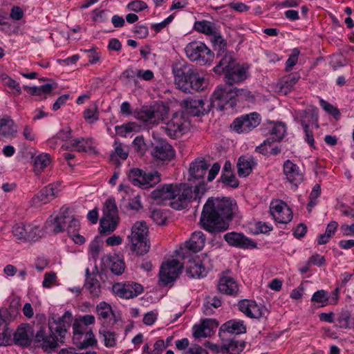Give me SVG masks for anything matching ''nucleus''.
<instances>
[{
	"instance_id": "1",
	"label": "nucleus",
	"mask_w": 354,
	"mask_h": 354,
	"mask_svg": "<svg viewBox=\"0 0 354 354\" xmlns=\"http://www.w3.org/2000/svg\"><path fill=\"white\" fill-rule=\"evenodd\" d=\"M236 203L229 198H209L200 218L202 227L210 233L225 231L232 219Z\"/></svg>"
},
{
	"instance_id": "2",
	"label": "nucleus",
	"mask_w": 354,
	"mask_h": 354,
	"mask_svg": "<svg viewBox=\"0 0 354 354\" xmlns=\"http://www.w3.org/2000/svg\"><path fill=\"white\" fill-rule=\"evenodd\" d=\"M72 319V315L68 311L57 319H50L48 327L41 326L37 331L35 336L36 346L50 353L58 347L59 344H64Z\"/></svg>"
},
{
	"instance_id": "3",
	"label": "nucleus",
	"mask_w": 354,
	"mask_h": 354,
	"mask_svg": "<svg viewBox=\"0 0 354 354\" xmlns=\"http://www.w3.org/2000/svg\"><path fill=\"white\" fill-rule=\"evenodd\" d=\"M175 84L185 93L203 91L205 80L185 61H178L172 65Z\"/></svg>"
},
{
	"instance_id": "4",
	"label": "nucleus",
	"mask_w": 354,
	"mask_h": 354,
	"mask_svg": "<svg viewBox=\"0 0 354 354\" xmlns=\"http://www.w3.org/2000/svg\"><path fill=\"white\" fill-rule=\"evenodd\" d=\"M131 249L136 255L147 254L150 248L148 239V227L145 221H137L131 227V234L128 236Z\"/></svg>"
},
{
	"instance_id": "5",
	"label": "nucleus",
	"mask_w": 354,
	"mask_h": 354,
	"mask_svg": "<svg viewBox=\"0 0 354 354\" xmlns=\"http://www.w3.org/2000/svg\"><path fill=\"white\" fill-rule=\"evenodd\" d=\"M187 57L200 65L210 64L214 60V53L203 42L194 41L189 43L185 48Z\"/></svg>"
},
{
	"instance_id": "6",
	"label": "nucleus",
	"mask_w": 354,
	"mask_h": 354,
	"mask_svg": "<svg viewBox=\"0 0 354 354\" xmlns=\"http://www.w3.org/2000/svg\"><path fill=\"white\" fill-rule=\"evenodd\" d=\"M118 210L113 198H108L104 204L103 216L100 219V232L110 234L119 223Z\"/></svg>"
},
{
	"instance_id": "7",
	"label": "nucleus",
	"mask_w": 354,
	"mask_h": 354,
	"mask_svg": "<svg viewBox=\"0 0 354 354\" xmlns=\"http://www.w3.org/2000/svg\"><path fill=\"white\" fill-rule=\"evenodd\" d=\"M233 93L232 87L225 84L218 86L212 95L210 106L220 111L233 109L236 104Z\"/></svg>"
},
{
	"instance_id": "8",
	"label": "nucleus",
	"mask_w": 354,
	"mask_h": 354,
	"mask_svg": "<svg viewBox=\"0 0 354 354\" xmlns=\"http://www.w3.org/2000/svg\"><path fill=\"white\" fill-rule=\"evenodd\" d=\"M53 232L55 234L67 231L68 234H75L80 229V222L73 215L70 214L68 208L62 209L57 216L53 219Z\"/></svg>"
},
{
	"instance_id": "9",
	"label": "nucleus",
	"mask_w": 354,
	"mask_h": 354,
	"mask_svg": "<svg viewBox=\"0 0 354 354\" xmlns=\"http://www.w3.org/2000/svg\"><path fill=\"white\" fill-rule=\"evenodd\" d=\"M128 178L133 185L147 189L158 184L160 181V175L157 171L146 172L134 168L130 170Z\"/></svg>"
},
{
	"instance_id": "10",
	"label": "nucleus",
	"mask_w": 354,
	"mask_h": 354,
	"mask_svg": "<svg viewBox=\"0 0 354 354\" xmlns=\"http://www.w3.org/2000/svg\"><path fill=\"white\" fill-rule=\"evenodd\" d=\"M175 199L169 202V205L175 209H181L186 207L187 204L191 201L194 195L196 199L198 194V188L196 187L194 189L192 187L187 184H175Z\"/></svg>"
},
{
	"instance_id": "11",
	"label": "nucleus",
	"mask_w": 354,
	"mask_h": 354,
	"mask_svg": "<svg viewBox=\"0 0 354 354\" xmlns=\"http://www.w3.org/2000/svg\"><path fill=\"white\" fill-rule=\"evenodd\" d=\"M183 266L177 259H172L163 263L159 272V283L160 286H167L173 283L181 272Z\"/></svg>"
},
{
	"instance_id": "12",
	"label": "nucleus",
	"mask_w": 354,
	"mask_h": 354,
	"mask_svg": "<svg viewBox=\"0 0 354 354\" xmlns=\"http://www.w3.org/2000/svg\"><path fill=\"white\" fill-rule=\"evenodd\" d=\"M260 122V115L257 112H252L234 119L231 124V128L238 133H248L257 127Z\"/></svg>"
},
{
	"instance_id": "13",
	"label": "nucleus",
	"mask_w": 354,
	"mask_h": 354,
	"mask_svg": "<svg viewBox=\"0 0 354 354\" xmlns=\"http://www.w3.org/2000/svg\"><path fill=\"white\" fill-rule=\"evenodd\" d=\"M263 133L268 138L264 140V145H271L275 142H280L286 133V127L282 122H274L268 121L263 124L262 128Z\"/></svg>"
},
{
	"instance_id": "14",
	"label": "nucleus",
	"mask_w": 354,
	"mask_h": 354,
	"mask_svg": "<svg viewBox=\"0 0 354 354\" xmlns=\"http://www.w3.org/2000/svg\"><path fill=\"white\" fill-rule=\"evenodd\" d=\"M112 290L115 295L121 298L131 299L140 295L143 292V287L140 283L127 281L115 283Z\"/></svg>"
},
{
	"instance_id": "15",
	"label": "nucleus",
	"mask_w": 354,
	"mask_h": 354,
	"mask_svg": "<svg viewBox=\"0 0 354 354\" xmlns=\"http://www.w3.org/2000/svg\"><path fill=\"white\" fill-rule=\"evenodd\" d=\"M187 125L183 114L176 113L163 129L167 136L172 138H176L185 133Z\"/></svg>"
},
{
	"instance_id": "16",
	"label": "nucleus",
	"mask_w": 354,
	"mask_h": 354,
	"mask_svg": "<svg viewBox=\"0 0 354 354\" xmlns=\"http://www.w3.org/2000/svg\"><path fill=\"white\" fill-rule=\"evenodd\" d=\"M151 154L156 159L170 161L175 156V151L165 140L160 139L152 144Z\"/></svg>"
},
{
	"instance_id": "17",
	"label": "nucleus",
	"mask_w": 354,
	"mask_h": 354,
	"mask_svg": "<svg viewBox=\"0 0 354 354\" xmlns=\"http://www.w3.org/2000/svg\"><path fill=\"white\" fill-rule=\"evenodd\" d=\"M181 106L187 114L193 116H199L207 113L210 110V104L205 108V101L202 99L187 97L180 102Z\"/></svg>"
},
{
	"instance_id": "18",
	"label": "nucleus",
	"mask_w": 354,
	"mask_h": 354,
	"mask_svg": "<svg viewBox=\"0 0 354 354\" xmlns=\"http://www.w3.org/2000/svg\"><path fill=\"white\" fill-rule=\"evenodd\" d=\"M270 213L276 221L286 224L292 219L291 209L283 201H276L270 204Z\"/></svg>"
},
{
	"instance_id": "19",
	"label": "nucleus",
	"mask_w": 354,
	"mask_h": 354,
	"mask_svg": "<svg viewBox=\"0 0 354 354\" xmlns=\"http://www.w3.org/2000/svg\"><path fill=\"white\" fill-rule=\"evenodd\" d=\"M174 184H165L158 186L151 193V199L158 205H165L175 199Z\"/></svg>"
},
{
	"instance_id": "20",
	"label": "nucleus",
	"mask_w": 354,
	"mask_h": 354,
	"mask_svg": "<svg viewBox=\"0 0 354 354\" xmlns=\"http://www.w3.org/2000/svg\"><path fill=\"white\" fill-rule=\"evenodd\" d=\"M225 241L230 245L241 249L256 248L257 243L246 237L243 234L229 232L224 235Z\"/></svg>"
},
{
	"instance_id": "21",
	"label": "nucleus",
	"mask_w": 354,
	"mask_h": 354,
	"mask_svg": "<svg viewBox=\"0 0 354 354\" xmlns=\"http://www.w3.org/2000/svg\"><path fill=\"white\" fill-rule=\"evenodd\" d=\"M238 306L239 309L250 318L259 319L264 316L267 311L265 307L259 306L252 300H241Z\"/></svg>"
},
{
	"instance_id": "22",
	"label": "nucleus",
	"mask_w": 354,
	"mask_h": 354,
	"mask_svg": "<svg viewBox=\"0 0 354 354\" xmlns=\"http://www.w3.org/2000/svg\"><path fill=\"white\" fill-rule=\"evenodd\" d=\"M247 70V68L236 62L234 66H232L224 73L226 82L225 85L232 87L234 84L240 83L246 80L248 77Z\"/></svg>"
},
{
	"instance_id": "23",
	"label": "nucleus",
	"mask_w": 354,
	"mask_h": 354,
	"mask_svg": "<svg viewBox=\"0 0 354 354\" xmlns=\"http://www.w3.org/2000/svg\"><path fill=\"white\" fill-rule=\"evenodd\" d=\"M283 174L286 179L293 185L297 187L304 180L303 173L299 169V167L290 160L284 162Z\"/></svg>"
},
{
	"instance_id": "24",
	"label": "nucleus",
	"mask_w": 354,
	"mask_h": 354,
	"mask_svg": "<svg viewBox=\"0 0 354 354\" xmlns=\"http://www.w3.org/2000/svg\"><path fill=\"white\" fill-rule=\"evenodd\" d=\"M33 330L28 324H22L14 333V341L16 344L28 347L31 344Z\"/></svg>"
},
{
	"instance_id": "25",
	"label": "nucleus",
	"mask_w": 354,
	"mask_h": 354,
	"mask_svg": "<svg viewBox=\"0 0 354 354\" xmlns=\"http://www.w3.org/2000/svg\"><path fill=\"white\" fill-rule=\"evenodd\" d=\"M208 270L204 266L199 258L189 259L186 263V273L192 278L205 277Z\"/></svg>"
},
{
	"instance_id": "26",
	"label": "nucleus",
	"mask_w": 354,
	"mask_h": 354,
	"mask_svg": "<svg viewBox=\"0 0 354 354\" xmlns=\"http://www.w3.org/2000/svg\"><path fill=\"white\" fill-rule=\"evenodd\" d=\"M59 189L57 185L49 184L48 186L43 188L40 192L32 198V202L35 205L39 203L46 204L50 201L53 200L57 196Z\"/></svg>"
},
{
	"instance_id": "27",
	"label": "nucleus",
	"mask_w": 354,
	"mask_h": 354,
	"mask_svg": "<svg viewBox=\"0 0 354 354\" xmlns=\"http://www.w3.org/2000/svg\"><path fill=\"white\" fill-rule=\"evenodd\" d=\"M205 243V234L201 231H196L192 233L189 241L185 242L184 248L189 252L196 253L203 248Z\"/></svg>"
},
{
	"instance_id": "28",
	"label": "nucleus",
	"mask_w": 354,
	"mask_h": 354,
	"mask_svg": "<svg viewBox=\"0 0 354 354\" xmlns=\"http://www.w3.org/2000/svg\"><path fill=\"white\" fill-rule=\"evenodd\" d=\"M218 290L220 292L227 295L237 296L239 292L236 281L230 277H221L218 283Z\"/></svg>"
},
{
	"instance_id": "29",
	"label": "nucleus",
	"mask_w": 354,
	"mask_h": 354,
	"mask_svg": "<svg viewBox=\"0 0 354 354\" xmlns=\"http://www.w3.org/2000/svg\"><path fill=\"white\" fill-rule=\"evenodd\" d=\"M73 341L77 347L81 349L94 346L97 344V340L91 329H89L88 333H84L73 332Z\"/></svg>"
},
{
	"instance_id": "30",
	"label": "nucleus",
	"mask_w": 354,
	"mask_h": 354,
	"mask_svg": "<svg viewBox=\"0 0 354 354\" xmlns=\"http://www.w3.org/2000/svg\"><path fill=\"white\" fill-rule=\"evenodd\" d=\"M136 118L144 122H152L159 119V114L155 106H142L139 110L133 112Z\"/></svg>"
},
{
	"instance_id": "31",
	"label": "nucleus",
	"mask_w": 354,
	"mask_h": 354,
	"mask_svg": "<svg viewBox=\"0 0 354 354\" xmlns=\"http://www.w3.org/2000/svg\"><path fill=\"white\" fill-rule=\"evenodd\" d=\"M255 165L254 158L250 156H242L239 157L237 162V170L239 176L246 177L252 171Z\"/></svg>"
},
{
	"instance_id": "32",
	"label": "nucleus",
	"mask_w": 354,
	"mask_h": 354,
	"mask_svg": "<svg viewBox=\"0 0 354 354\" xmlns=\"http://www.w3.org/2000/svg\"><path fill=\"white\" fill-rule=\"evenodd\" d=\"M73 149L77 152L96 153L95 147L93 145L92 138H80L71 140Z\"/></svg>"
},
{
	"instance_id": "33",
	"label": "nucleus",
	"mask_w": 354,
	"mask_h": 354,
	"mask_svg": "<svg viewBox=\"0 0 354 354\" xmlns=\"http://www.w3.org/2000/svg\"><path fill=\"white\" fill-rule=\"evenodd\" d=\"M220 57V60L214 68V71L217 74L226 73L236 62L233 57V52L225 53Z\"/></svg>"
},
{
	"instance_id": "34",
	"label": "nucleus",
	"mask_w": 354,
	"mask_h": 354,
	"mask_svg": "<svg viewBox=\"0 0 354 354\" xmlns=\"http://www.w3.org/2000/svg\"><path fill=\"white\" fill-rule=\"evenodd\" d=\"M221 331L239 335L246 333V326L242 320L232 319L226 322L221 326L220 333Z\"/></svg>"
},
{
	"instance_id": "35",
	"label": "nucleus",
	"mask_w": 354,
	"mask_h": 354,
	"mask_svg": "<svg viewBox=\"0 0 354 354\" xmlns=\"http://www.w3.org/2000/svg\"><path fill=\"white\" fill-rule=\"evenodd\" d=\"M299 79L300 75L297 72L283 77L278 84L281 91L284 94L290 92Z\"/></svg>"
},
{
	"instance_id": "36",
	"label": "nucleus",
	"mask_w": 354,
	"mask_h": 354,
	"mask_svg": "<svg viewBox=\"0 0 354 354\" xmlns=\"http://www.w3.org/2000/svg\"><path fill=\"white\" fill-rule=\"evenodd\" d=\"M209 165L204 159H196L190 164L189 174L193 178L200 179L206 174Z\"/></svg>"
},
{
	"instance_id": "37",
	"label": "nucleus",
	"mask_w": 354,
	"mask_h": 354,
	"mask_svg": "<svg viewBox=\"0 0 354 354\" xmlns=\"http://www.w3.org/2000/svg\"><path fill=\"white\" fill-rule=\"evenodd\" d=\"M84 288L86 290L92 298H98L102 292L101 284L97 279V276L88 277L86 279Z\"/></svg>"
},
{
	"instance_id": "38",
	"label": "nucleus",
	"mask_w": 354,
	"mask_h": 354,
	"mask_svg": "<svg viewBox=\"0 0 354 354\" xmlns=\"http://www.w3.org/2000/svg\"><path fill=\"white\" fill-rule=\"evenodd\" d=\"M221 297L211 295L207 296L202 307L203 312L205 315H211L214 313L212 307L217 308L221 306Z\"/></svg>"
},
{
	"instance_id": "39",
	"label": "nucleus",
	"mask_w": 354,
	"mask_h": 354,
	"mask_svg": "<svg viewBox=\"0 0 354 354\" xmlns=\"http://www.w3.org/2000/svg\"><path fill=\"white\" fill-rule=\"evenodd\" d=\"M245 347V342H239L234 339L226 341L221 346L222 352H227L230 354H239Z\"/></svg>"
},
{
	"instance_id": "40",
	"label": "nucleus",
	"mask_w": 354,
	"mask_h": 354,
	"mask_svg": "<svg viewBox=\"0 0 354 354\" xmlns=\"http://www.w3.org/2000/svg\"><path fill=\"white\" fill-rule=\"evenodd\" d=\"M214 50L216 52V58L223 56L227 51V42L220 34H215L211 39Z\"/></svg>"
},
{
	"instance_id": "41",
	"label": "nucleus",
	"mask_w": 354,
	"mask_h": 354,
	"mask_svg": "<svg viewBox=\"0 0 354 354\" xmlns=\"http://www.w3.org/2000/svg\"><path fill=\"white\" fill-rule=\"evenodd\" d=\"M29 89V93L32 95L44 96L41 99H46L48 95L51 94L52 91L55 86L52 84H45L40 86L27 87Z\"/></svg>"
},
{
	"instance_id": "42",
	"label": "nucleus",
	"mask_w": 354,
	"mask_h": 354,
	"mask_svg": "<svg viewBox=\"0 0 354 354\" xmlns=\"http://www.w3.org/2000/svg\"><path fill=\"white\" fill-rule=\"evenodd\" d=\"M301 124L302 125V121L305 120L306 123H308V126L310 122H315V127H319L318 124V114L317 109L312 107L310 109H305L300 113Z\"/></svg>"
},
{
	"instance_id": "43",
	"label": "nucleus",
	"mask_w": 354,
	"mask_h": 354,
	"mask_svg": "<svg viewBox=\"0 0 354 354\" xmlns=\"http://www.w3.org/2000/svg\"><path fill=\"white\" fill-rule=\"evenodd\" d=\"M96 313L98 319L104 322H106L111 315H113L112 307L105 301H101L97 305Z\"/></svg>"
},
{
	"instance_id": "44",
	"label": "nucleus",
	"mask_w": 354,
	"mask_h": 354,
	"mask_svg": "<svg viewBox=\"0 0 354 354\" xmlns=\"http://www.w3.org/2000/svg\"><path fill=\"white\" fill-rule=\"evenodd\" d=\"M13 121L8 118H0V139L12 136Z\"/></svg>"
},
{
	"instance_id": "45",
	"label": "nucleus",
	"mask_w": 354,
	"mask_h": 354,
	"mask_svg": "<svg viewBox=\"0 0 354 354\" xmlns=\"http://www.w3.org/2000/svg\"><path fill=\"white\" fill-rule=\"evenodd\" d=\"M234 97L236 101H247L253 102L255 100L254 95L247 88H232Z\"/></svg>"
},
{
	"instance_id": "46",
	"label": "nucleus",
	"mask_w": 354,
	"mask_h": 354,
	"mask_svg": "<svg viewBox=\"0 0 354 354\" xmlns=\"http://www.w3.org/2000/svg\"><path fill=\"white\" fill-rule=\"evenodd\" d=\"M194 27L197 31L205 35H212V37H214L215 34H218L215 30L212 23L208 21L203 20L201 21H197L195 23Z\"/></svg>"
},
{
	"instance_id": "47",
	"label": "nucleus",
	"mask_w": 354,
	"mask_h": 354,
	"mask_svg": "<svg viewBox=\"0 0 354 354\" xmlns=\"http://www.w3.org/2000/svg\"><path fill=\"white\" fill-rule=\"evenodd\" d=\"M100 337L102 338L104 341V346L106 347H113L116 344L115 339V332H111L107 330L105 328L100 329L99 331Z\"/></svg>"
},
{
	"instance_id": "48",
	"label": "nucleus",
	"mask_w": 354,
	"mask_h": 354,
	"mask_svg": "<svg viewBox=\"0 0 354 354\" xmlns=\"http://www.w3.org/2000/svg\"><path fill=\"white\" fill-rule=\"evenodd\" d=\"M110 270L115 275H121L125 270V263L118 257H113L110 259Z\"/></svg>"
},
{
	"instance_id": "49",
	"label": "nucleus",
	"mask_w": 354,
	"mask_h": 354,
	"mask_svg": "<svg viewBox=\"0 0 354 354\" xmlns=\"http://www.w3.org/2000/svg\"><path fill=\"white\" fill-rule=\"evenodd\" d=\"M321 194V186L319 184H315L313 189L309 195V199L310 201L307 204V210L308 212H310L312 211V209L317 204V198L320 196Z\"/></svg>"
},
{
	"instance_id": "50",
	"label": "nucleus",
	"mask_w": 354,
	"mask_h": 354,
	"mask_svg": "<svg viewBox=\"0 0 354 354\" xmlns=\"http://www.w3.org/2000/svg\"><path fill=\"white\" fill-rule=\"evenodd\" d=\"M220 180L226 186L236 188L239 187V180L232 173L221 174Z\"/></svg>"
},
{
	"instance_id": "51",
	"label": "nucleus",
	"mask_w": 354,
	"mask_h": 354,
	"mask_svg": "<svg viewBox=\"0 0 354 354\" xmlns=\"http://www.w3.org/2000/svg\"><path fill=\"white\" fill-rule=\"evenodd\" d=\"M12 234L17 239L26 241L27 225L16 224L12 227Z\"/></svg>"
},
{
	"instance_id": "52",
	"label": "nucleus",
	"mask_w": 354,
	"mask_h": 354,
	"mask_svg": "<svg viewBox=\"0 0 354 354\" xmlns=\"http://www.w3.org/2000/svg\"><path fill=\"white\" fill-rule=\"evenodd\" d=\"M41 236V232L37 225H27L26 241H35Z\"/></svg>"
},
{
	"instance_id": "53",
	"label": "nucleus",
	"mask_w": 354,
	"mask_h": 354,
	"mask_svg": "<svg viewBox=\"0 0 354 354\" xmlns=\"http://www.w3.org/2000/svg\"><path fill=\"white\" fill-rule=\"evenodd\" d=\"M328 301V297L327 292L324 290H319L314 292L312 296L311 301L318 304H322V306L327 304Z\"/></svg>"
},
{
	"instance_id": "54",
	"label": "nucleus",
	"mask_w": 354,
	"mask_h": 354,
	"mask_svg": "<svg viewBox=\"0 0 354 354\" xmlns=\"http://www.w3.org/2000/svg\"><path fill=\"white\" fill-rule=\"evenodd\" d=\"M320 106L322 109L328 113L332 115L335 118H337L340 115V112L337 107H335L333 104L328 103L327 101L321 99L319 100Z\"/></svg>"
},
{
	"instance_id": "55",
	"label": "nucleus",
	"mask_w": 354,
	"mask_h": 354,
	"mask_svg": "<svg viewBox=\"0 0 354 354\" xmlns=\"http://www.w3.org/2000/svg\"><path fill=\"white\" fill-rule=\"evenodd\" d=\"M50 162V156L47 153L38 156L35 160V167L37 169H44Z\"/></svg>"
},
{
	"instance_id": "56",
	"label": "nucleus",
	"mask_w": 354,
	"mask_h": 354,
	"mask_svg": "<svg viewBox=\"0 0 354 354\" xmlns=\"http://www.w3.org/2000/svg\"><path fill=\"white\" fill-rule=\"evenodd\" d=\"M299 55V50L298 48H294L292 53L286 62V71H290L292 70L294 66L296 65L298 61V56Z\"/></svg>"
},
{
	"instance_id": "57",
	"label": "nucleus",
	"mask_w": 354,
	"mask_h": 354,
	"mask_svg": "<svg viewBox=\"0 0 354 354\" xmlns=\"http://www.w3.org/2000/svg\"><path fill=\"white\" fill-rule=\"evenodd\" d=\"M84 118L86 120H90L91 122L98 120L97 106L96 105H93L92 106L86 109L84 111Z\"/></svg>"
},
{
	"instance_id": "58",
	"label": "nucleus",
	"mask_w": 354,
	"mask_h": 354,
	"mask_svg": "<svg viewBox=\"0 0 354 354\" xmlns=\"http://www.w3.org/2000/svg\"><path fill=\"white\" fill-rule=\"evenodd\" d=\"M151 219L158 225H162L167 220L166 213L160 209H154L151 214Z\"/></svg>"
},
{
	"instance_id": "59",
	"label": "nucleus",
	"mask_w": 354,
	"mask_h": 354,
	"mask_svg": "<svg viewBox=\"0 0 354 354\" xmlns=\"http://www.w3.org/2000/svg\"><path fill=\"white\" fill-rule=\"evenodd\" d=\"M133 147L134 150L140 153V155H143L145 152L146 145L144 141V138L142 136H137L133 141Z\"/></svg>"
},
{
	"instance_id": "60",
	"label": "nucleus",
	"mask_w": 354,
	"mask_h": 354,
	"mask_svg": "<svg viewBox=\"0 0 354 354\" xmlns=\"http://www.w3.org/2000/svg\"><path fill=\"white\" fill-rule=\"evenodd\" d=\"M127 7L129 10L138 12L146 9L147 8V5L145 2L141 0H136L129 3Z\"/></svg>"
},
{
	"instance_id": "61",
	"label": "nucleus",
	"mask_w": 354,
	"mask_h": 354,
	"mask_svg": "<svg viewBox=\"0 0 354 354\" xmlns=\"http://www.w3.org/2000/svg\"><path fill=\"white\" fill-rule=\"evenodd\" d=\"M56 279H57V275H56L55 272H46L44 274V280L42 282V286L44 288H49L53 286V284L56 281Z\"/></svg>"
},
{
	"instance_id": "62",
	"label": "nucleus",
	"mask_w": 354,
	"mask_h": 354,
	"mask_svg": "<svg viewBox=\"0 0 354 354\" xmlns=\"http://www.w3.org/2000/svg\"><path fill=\"white\" fill-rule=\"evenodd\" d=\"M174 17V15H171L164 21L158 24H153L151 26V28L154 30L156 32H159L172 21Z\"/></svg>"
},
{
	"instance_id": "63",
	"label": "nucleus",
	"mask_w": 354,
	"mask_h": 354,
	"mask_svg": "<svg viewBox=\"0 0 354 354\" xmlns=\"http://www.w3.org/2000/svg\"><path fill=\"white\" fill-rule=\"evenodd\" d=\"M100 246L98 241L93 240L89 245L88 252L91 258L95 260L99 255Z\"/></svg>"
},
{
	"instance_id": "64",
	"label": "nucleus",
	"mask_w": 354,
	"mask_h": 354,
	"mask_svg": "<svg viewBox=\"0 0 354 354\" xmlns=\"http://www.w3.org/2000/svg\"><path fill=\"white\" fill-rule=\"evenodd\" d=\"M183 354H209L208 352L201 346L194 344L183 352Z\"/></svg>"
}]
</instances>
